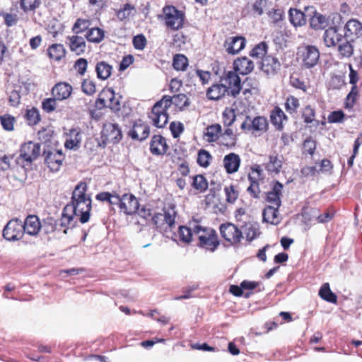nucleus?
Wrapping results in <instances>:
<instances>
[{
	"label": "nucleus",
	"instance_id": "nucleus-41",
	"mask_svg": "<svg viewBox=\"0 0 362 362\" xmlns=\"http://www.w3.org/2000/svg\"><path fill=\"white\" fill-rule=\"evenodd\" d=\"M105 36L104 30L99 28H92L88 29L86 37L88 41L98 43L101 42Z\"/></svg>",
	"mask_w": 362,
	"mask_h": 362
},
{
	"label": "nucleus",
	"instance_id": "nucleus-11",
	"mask_svg": "<svg viewBox=\"0 0 362 362\" xmlns=\"http://www.w3.org/2000/svg\"><path fill=\"white\" fill-rule=\"evenodd\" d=\"M267 127L268 122L264 117L258 116L252 119L250 116H246L245 120L241 124L240 128L244 131L264 132L267 131Z\"/></svg>",
	"mask_w": 362,
	"mask_h": 362
},
{
	"label": "nucleus",
	"instance_id": "nucleus-16",
	"mask_svg": "<svg viewBox=\"0 0 362 362\" xmlns=\"http://www.w3.org/2000/svg\"><path fill=\"white\" fill-rule=\"evenodd\" d=\"M149 127L142 123L141 120L136 121L133 127L129 131V136L134 140L143 141L149 135Z\"/></svg>",
	"mask_w": 362,
	"mask_h": 362
},
{
	"label": "nucleus",
	"instance_id": "nucleus-38",
	"mask_svg": "<svg viewBox=\"0 0 362 362\" xmlns=\"http://www.w3.org/2000/svg\"><path fill=\"white\" fill-rule=\"evenodd\" d=\"M270 118L273 125L280 130L283 128L284 120H286L287 117L282 110L276 107L272 112Z\"/></svg>",
	"mask_w": 362,
	"mask_h": 362
},
{
	"label": "nucleus",
	"instance_id": "nucleus-24",
	"mask_svg": "<svg viewBox=\"0 0 362 362\" xmlns=\"http://www.w3.org/2000/svg\"><path fill=\"white\" fill-rule=\"evenodd\" d=\"M228 89L222 82L213 84L206 90V97L211 100H218L226 94L228 95Z\"/></svg>",
	"mask_w": 362,
	"mask_h": 362
},
{
	"label": "nucleus",
	"instance_id": "nucleus-51",
	"mask_svg": "<svg viewBox=\"0 0 362 362\" xmlns=\"http://www.w3.org/2000/svg\"><path fill=\"white\" fill-rule=\"evenodd\" d=\"M192 186L200 192H204L208 187V182L202 175H197L193 177Z\"/></svg>",
	"mask_w": 362,
	"mask_h": 362
},
{
	"label": "nucleus",
	"instance_id": "nucleus-35",
	"mask_svg": "<svg viewBox=\"0 0 362 362\" xmlns=\"http://www.w3.org/2000/svg\"><path fill=\"white\" fill-rule=\"evenodd\" d=\"M221 132V126L218 124H215L209 126L204 132V138L208 142H214L219 138Z\"/></svg>",
	"mask_w": 362,
	"mask_h": 362
},
{
	"label": "nucleus",
	"instance_id": "nucleus-60",
	"mask_svg": "<svg viewBox=\"0 0 362 362\" xmlns=\"http://www.w3.org/2000/svg\"><path fill=\"white\" fill-rule=\"evenodd\" d=\"M303 151L313 155L316 148V144L312 137H308L303 142Z\"/></svg>",
	"mask_w": 362,
	"mask_h": 362
},
{
	"label": "nucleus",
	"instance_id": "nucleus-39",
	"mask_svg": "<svg viewBox=\"0 0 362 362\" xmlns=\"http://www.w3.org/2000/svg\"><path fill=\"white\" fill-rule=\"evenodd\" d=\"M76 216L73 212L66 211V206L63 209V213L60 219V226L62 227L73 228L75 226L77 219Z\"/></svg>",
	"mask_w": 362,
	"mask_h": 362
},
{
	"label": "nucleus",
	"instance_id": "nucleus-10",
	"mask_svg": "<svg viewBox=\"0 0 362 362\" xmlns=\"http://www.w3.org/2000/svg\"><path fill=\"white\" fill-rule=\"evenodd\" d=\"M219 229L221 236L232 245L240 243L243 238V232L233 223H223Z\"/></svg>",
	"mask_w": 362,
	"mask_h": 362
},
{
	"label": "nucleus",
	"instance_id": "nucleus-54",
	"mask_svg": "<svg viewBox=\"0 0 362 362\" xmlns=\"http://www.w3.org/2000/svg\"><path fill=\"white\" fill-rule=\"evenodd\" d=\"M82 91L88 95H93L96 92V86L93 81L84 79L81 84Z\"/></svg>",
	"mask_w": 362,
	"mask_h": 362
},
{
	"label": "nucleus",
	"instance_id": "nucleus-43",
	"mask_svg": "<svg viewBox=\"0 0 362 362\" xmlns=\"http://www.w3.org/2000/svg\"><path fill=\"white\" fill-rule=\"evenodd\" d=\"M282 167V159L277 155L269 156V160L267 163L266 168L268 171L274 173H279Z\"/></svg>",
	"mask_w": 362,
	"mask_h": 362
},
{
	"label": "nucleus",
	"instance_id": "nucleus-18",
	"mask_svg": "<svg viewBox=\"0 0 362 362\" xmlns=\"http://www.w3.org/2000/svg\"><path fill=\"white\" fill-rule=\"evenodd\" d=\"M245 38L241 36L231 37L225 42V47L228 54H236L245 46Z\"/></svg>",
	"mask_w": 362,
	"mask_h": 362
},
{
	"label": "nucleus",
	"instance_id": "nucleus-9",
	"mask_svg": "<svg viewBox=\"0 0 362 362\" xmlns=\"http://www.w3.org/2000/svg\"><path fill=\"white\" fill-rule=\"evenodd\" d=\"M220 82L228 89V95L236 98L242 89L241 81L235 71H229L221 78Z\"/></svg>",
	"mask_w": 362,
	"mask_h": 362
},
{
	"label": "nucleus",
	"instance_id": "nucleus-48",
	"mask_svg": "<svg viewBox=\"0 0 362 362\" xmlns=\"http://www.w3.org/2000/svg\"><path fill=\"white\" fill-rule=\"evenodd\" d=\"M212 157L209 151L202 149L199 151L197 155V163L204 168H206L209 165Z\"/></svg>",
	"mask_w": 362,
	"mask_h": 362
},
{
	"label": "nucleus",
	"instance_id": "nucleus-59",
	"mask_svg": "<svg viewBox=\"0 0 362 362\" xmlns=\"http://www.w3.org/2000/svg\"><path fill=\"white\" fill-rule=\"evenodd\" d=\"M56 100L54 97L45 99L42 103V109L47 113L53 112L56 108Z\"/></svg>",
	"mask_w": 362,
	"mask_h": 362
},
{
	"label": "nucleus",
	"instance_id": "nucleus-22",
	"mask_svg": "<svg viewBox=\"0 0 362 362\" xmlns=\"http://www.w3.org/2000/svg\"><path fill=\"white\" fill-rule=\"evenodd\" d=\"M71 92L72 86L65 82L57 83L52 89V94L57 100L67 99L71 95Z\"/></svg>",
	"mask_w": 362,
	"mask_h": 362
},
{
	"label": "nucleus",
	"instance_id": "nucleus-7",
	"mask_svg": "<svg viewBox=\"0 0 362 362\" xmlns=\"http://www.w3.org/2000/svg\"><path fill=\"white\" fill-rule=\"evenodd\" d=\"M115 205H117L121 212L126 215H132L137 212L139 203L137 198L132 194L117 195Z\"/></svg>",
	"mask_w": 362,
	"mask_h": 362
},
{
	"label": "nucleus",
	"instance_id": "nucleus-62",
	"mask_svg": "<svg viewBox=\"0 0 362 362\" xmlns=\"http://www.w3.org/2000/svg\"><path fill=\"white\" fill-rule=\"evenodd\" d=\"M225 193L226 196V200L229 203H233L237 199L238 192L235 189L233 185L225 187Z\"/></svg>",
	"mask_w": 362,
	"mask_h": 362
},
{
	"label": "nucleus",
	"instance_id": "nucleus-45",
	"mask_svg": "<svg viewBox=\"0 0 362 362\" xmlns=\"http://www.w3.org/2000/svg\"><path fill=\"white\" fill-rule=\"evenodd\" d=\"M117 193L116 192H103L96 194L95 199L100 202H107L110 205H115Z\"/></svg>",
	"mask_w": 362,
	"mask_h": 362
},
{
	"label": "nucleus",
	"instance_id": "nucleus-20",
	"mask_svg": "<svg viewBox=\"0 0 362 362\" xmlns=\"http://www.w3.org/2000/svg\"><path fill=\"white\" fill-rule=\"evenodd\" d=\"M168 148V146L164 137L160 135H154L152 137L150 144V151L152 154L156 156L164 155Z\"/></svg>",
	"mask_w": 362,
	"mask_h": 362
},
{
	"label": "nucleus",
	"instance_id": "nucleus-23",
	"mask_svg": "<svg viewBox=\"0 0 362 362\" xmlns=\"http://www.w3.org/2000/svg\"><path fill=\"white\" fill-rule=\"evenodd\" d=\"M82 135L78 128H72L66 134L64 146L68 149H76L81 142Z\"/></svg>",
	"mask_w": 362,
	"mask_h": 362
},
{
	"label": "nucleus",
	"instance_id": "nucleus-2",
	"mask_svg": "<svg viewBox=\"0 0 362 362\" xmlns=\"http://www.w3.org/2000/svg\"><path fill=\"white\" fill-rule=\"evenodd\" d=\"M87 185L79 182L75 187L71 197V202L66 204V211L73 212L82 223L88 221L91 210L90 197L86 195Z\"/></svg>",
	"mask_w": 362,
	"mask_h": 362
},
{
	"label": "nucleus",
	"instance_id": "nucleus-53",
	"mask_svg": "<svg viewBox=\"0 0 362 362\" xmlns=\"http://www.w3.org/2000/svg\"><path fill=\"white\" fill-rule=\"evenodd\" d=\"M248 179L250 182H257L262 179V170L258 165L253 166L251 172L248 175Z\"/></svg>",
	"mask_w": 362,
	"mask_h": 362
},
{
	"label": "nucleus",
	"instance_id": "nucleus-52",
	"mask_svg": "<svg viewBox=\"0 0 362 362\" xmlns=\"http://www.w3.org/2000/svg\"><path fill=\"white\" fill-rule=\"evenodd\" d=\"M0 121L3 128L6 131H12L15 122L14 117L10 115L0 116Z\"/></svg>",
	"mask_w": 362,
	"mask_h": 362
},
{
	"label": "nucleus",
	"instance_id": "nucleus-44",
	"mask_svg": "<svg viewBox=\"0 0 362 362\" xmlns=\"http://www.w3.org/2000/svg\"><path fill=\"white\" fill-rule=\"evenodd\" d=\"M272 2L268 0H255L252 5V11L257 16H262L264 11L267 10Z\"/></svg>",
	"mask_w": 362,
	"mask_h": 362
},
{
	"label": "nucleus",
	"instance_id": "nucleus-49",
	"mask_svg": "<svg viewBox=\"0 0 362 362\" xmlns=\"http://www.w3.org/2000/svg\"><path fill=\"white\" fill-rule=\"evenodd\" d=\"M135 7L130 4H125L122 8L117 12V17L121 21L134 15Z\"/></svg>",
	"mask_w": 362,
	"mask_h": 362
},
{
	"label": "nucleus",
	"instance_id": "nucleus-3",
	"mask_svg": "<svg viewBox=\"0 0 362 362\" xmlns=\"http://www.w3.org/2000/svg\"><path fill=\"white\" fill-rule=\"evenodd\" d=\"M194 240H198L197 245L210 251H214L219 245L216 231L209 227L202 226L197 221H192Z\"/></svg>",
	"mask_w": 362,
	"mask_h": 362
},
{
	"label": "nucleus",
	"instance_id": "nucleus-58",
	"mask_svg": "<svg viewBox=\"0 0 362 362\" xmlns=\"http://www.w3.org/2000/svg\"><path fill=\"white\" fill-rule=\"evenodd\" d=\"M298 107L299 101L296 98L293 96H289L287 98L285 103V107L288 112L290 113L295 112Z\"/></svg>",
	"mask_w": 362,
	"mask_h": 362
},
{
	"label": "nucleus",
	"instance_id": "nucleus-56",
	"mask_svg": "<svg viewBox=\"0 0 362 362\" xmlns=\"http://www.w3.org/2000/svg\"><path fill=\"white\" fill-rule=\"evenodd\" d=\"M302 116L304 119V122L310 124L315 120V110L310 105H308L303 109Z\"/></svg>",
	"mask_w": 362,
	"mask_h": 362
},
{
	"label": "nucleus",
	"instance_id": "nucleus-33",
	"mask_svg": "<svg viewBox=\"0 0 362 362\" xmlns=\"http://www.w3.org/2000/svg\"><path fill=\"white\" fill-rule=\"evenodd\" d=\"M288 14L290 22L295 27L305 25L306 22L305 14L300 10L296 8H290Z\"/></svg>",
	"mask_w": 362,
	"mask_h": 362
},
{
	"label": "nucleus",
	"instance_id": "nucleus-19",
	"mask_svg": "<svg viewBox=\"0 0 362 362\" xmlns=\"http://www.w3.org/2000/svg\"><path fill=\"white\" fill-rule=\"evenodd\" d=\"M23 227L24 233L35 236L41 229V223L37 216L30 215L25 218L24 223H23Z\"/></svg>",
	"mask_w": 362,
	"mask_h": 362
},
{
	"label": "nucleus",
	"instance_id": "nucleus-5",
	"mask_svg": "<svg viewBox=\"0 0 362 362\" xmlns=\"http://www.w3.org/2000/svg\"><path fill=\"white\" fill-rule=\"evenodd\" d=\"M176 215L175 206H169L164 207L162 212L154 214L152 221L158 229H171L175 225Z\"/></svg>",
	"mask_w": 362,
	"mask_h": 362
},
{
	"label": "nucleus",
	"instance_id": "nucleus-36",
	"mask_svg": "<svg viewBox=\"0 0 362 362\" xmlns=\"http://www.w3.org/2000/svg\"><path fill=\"white\" fill-rule=\"evenodd\" d=\"M47 52L49 57L55 61L61 60L66 54L64 47L62 44L52 45L49 47Z\"/></svg>",
	"mask_w": 362,
	"mask_h": 362
},
{
	"label": "nucleus",
	"instance_id": "nucleus-63",
	"mask_svg": "<svg viewBox=\"0 0 362 362\" xmlns=\"http://www.w3.org/2000/svg\"><path fill=\"white\" fill-rule=\"evenodd\" d=\"M133 45L136 49L143 50L146 45V40L143 35H138L134 37Z\"/></svg>",
	"mask_w": 362,
	"mask_h": 362
},
{
	"label": "nucleus",
	"instance_id": "nucleus-37",
	"mask_svg": "<svg viewBox=\"0 0 362 362\" xmlns=\"http://www.w3.org/2000/svg\"><path fill=\"white\" fill-rule=\"evenodd\" d=\"M243 233L249 241H252L260 234L257 223H247L243 226Z\"/></svg>",
	"mask_w": 362,
	"mask_h": 362
},
{
	"label": "nucleus",
	"instance_id": "nucleus-13",
	"mask_svg": "<svg viewBox=\"0 0 362 362\" xmlns=\"http://www.w3.org/2000/svg\"><path fill=\"white\" fill-rule=\"evenodd\" d=\"M40 153V146L37 143L29 141L21 146L20 156L28 162L35 160Z\"/></svg>",
	"mask_w": 362,
	"mask_h": 362
},
{
	"label": "nucleus",
	"instance_id": "nucleus-30",
	"mask_svg": "<svg viewBox=\"0 0 362 362\" xmlns=\"http://www.w3.org/2000/svg\"><path fill=\"white\" fill-rule=\"evenodd\" d=\"M353 41L343 38L337 45V50L340 58H349L354 54Z\"/></svg>",
	"mask_w": 362,
	"mask_h": 362
},
{
	"label": "nucleus",
	"instance_id": "nucleus-61",
	"mask_svg": "<svg viewBox=\"0 0 362 362\" xmlns=\"http://www.w3.org/2000/svg\"><path fill=\"white\" fill-rule=\"evenodd\" d=\"M284 12L279 8H272L267 12L268 16L272 21V23H277L283 19Z\"/></svg>",
	"mask_w": 362,
	"mask_h": 362
},
{
	"label": "nucleus",
	"instance_id": "nucleus-57",
	"mask_svg": "<svg viewBox=\"0 0 362 362\" xmlns=\"http://www.w3.org/2000/svg\"><path fill=\"white\" fill-rule=\"evenodd\" d=\"M26 119L28 124L30 125H35L40 121V114L36 108L29 110L26 112Z\"/></svg>",
	"mask_w": 362,
	"mask_h": 362
},
{
	"label": "nucleus",
	"instance_id": "nucleus-34",
	"mask_svg": "<svg viewBox=\"0 0 362 362\" xmlns=\"http://www.w3.org/2000/svg\"><path fill=\"white\" fill-rule=\"evenodd\" d=\"M178 233L180 240L184 243H188L194 240L192 221L189 222L188 226H179Z\"/></svg>",
	"mask_w": 362,
	"mask_h": 362
},
{
	"label": "nucleus",
	"instance_id": "nucleus-42",
	"mask_svg": "<svg viewBox=\"0 0 362 362\" xmlns=\"http://www.w3.org/2000/svg\"><path fill=\"white\" fill-rule=\"evenodd\" d=\"M319 296L327 302L332 303H337V296L331 291L328 283L322 284L319 291Z\"/></svg>",
	"mask_w": 362,
	"mask_h": 362
},
{
	"label": "nucleus",
	"instance_id": "nucleus-29",
	"mask_svg": "<svg viewBox=\"0 0 362 362\" xmlns=\"http://www.w3.org/2000/svg\"><path fill=\"white\" fill-rule=\"evenodd\" d=\"M279 60L272 56L264 57L262 62V69L267 74H274L280 69Z\"/></svg>",
	"mask_w": 362,
	"mask_h": 362
},
{
	"label": "nucleus",
	"instance_id": "nucleus-8",
	"mask_svg": "<svg viewBox=\"0 0 362 362\" xmlns=\"http://www.w3.org/2000/svg\"><path fill=\"white\" fill-rule=\"evenodd\" d=\"M23 234V222L17 218L10 220L3 230V236L8 241L18 240Z\"/></svg>",
	"mask_w": 362,
	"mask_h": 362
},
{
	"label": "nucleus",
	"instance_id": "nucleus-28",
	"mask_svg": "<svg viewBox=\"0 0 362 362\" xmlns=\"http://www.w3.org/2000/svg\"><path fill=\"white\" fill-rule=\"evenodd\" d=\"M67 40H69V45L71 52H75L77 55L84 53L86 44L82 37L73 35L68 37Z\"/></svg>",
	"mask_w": 362,
	"mask_h": 362
},
{
	"label": "nucleus",
	"instance_id": "nucleus-25",
	"mask_svg": "<svg viewBox=\"0 0 362 362\" xmlns=\"http://www.w3.org/2000/svg\"><path fill=\"white\" fill-rule=\"evenodd\" d=\"M344 37L337 33L336 27H330L327 29L323 35L325 45L327 47L337 46Z\"/></svg>",
	"mask_w": 362,
	"mask_h": 362
},
{
	"label": "nucleus",
	"instance_id": "nucleus-31",
	"mask_svg": "<svg viewBox=\"0 0 362 362\" xmlns=\"http://www.w3.org/2000/svg\"><path fill=\"white\" fill-rule=\"evenodd\" d=\"M102 95H105L107 99V107L117 112L120 110V102L119 99L115 98V92L112 88L103 89Z\"/></svg>",
	"mask_w": 362,
	"mask_h": 362
},
{
	"label": "nucleus",
	"instance_id": "nucleus-50",
	"mask_svg": "<svg viewBox=\"0 0 362 362\" xmlns=\"http://www.w3.org/2000/svg\"><path fill=\"white\" fill-rule=\"evenodd\" d=\"M267 51V45L262 42L257 45L250 52V56L256 58H262L265 56Z\"/></svg>",
	"mask_w": 362,
	"mask_h": 362
},
{
	"label": "nucleus",
	"instance_id": "nucleus-12",
	"mask_svg": "<svg viewBox=\"0 0 362 362\" xmlns=\"http://www.w3.org/2000/svg\"><path fill=\"white\" fill-rule=\"evenodd\" d=\"M45 161L47 167L52 170L57 172L59 170L64 159V156L61 150L52 149L45 151Z\"/></svg>",
	"mask_w": 362,
	"mask_h": 362
},
{
	"label": "nucleus",
	"instance_id": "nucleus-26",
	"mask_svg": "<svg viewBox=\"0 0 362 362\" xmlns=\"http://www.w3.org/2000/svg\"><path fill=\"white\" fill-rule=\"evenodd\" d=\"M240 165V158L235 153H230L223 158V166L229 174L237 172Z\"/></svg>",
	"mask_w": 362,
	"mask_h": 362
},
{
	"label": "nucleus",
	"instance_id": "nucleus-32",
	"mask_svg": "<svg viewBox=\"0 0 362 362\" xmlns=\"http://www.w3.org/2000/svg\"><path fill=\"white\" fill-rule=\"evenodd\" d=\"M310 25L315 30H322L327 27V20L325 16L315 11L310 18Z\"/></svg>",
	"mask_w": 362,
	"mask_h": 362
},
{
	"label": "nucleus",
	"instance_id": "nucleus-14",
	"mask_svg": "<svg viewBox=\"0 0 362 362\" xmlns=\"http://www.w3.org/2000/svg\"><path fill=\"white\" fill-rule=\"evenodd\" d=\"M344 38L354 41L355 39L362 36V23L356 19H350L344 28Z\"/></svg>",
	"mask_w": 362,
	"mask_h": 362
},
{
	"label": "nucleus",
	"instance_id": "nucleus-47",
	"mask_svg": "<svg viewBox=\"0 0 362 362\" xmlns=\"http://www.w3.org/2000/svg\"><path fill=\"white\" fill-rule=\"evenodd\" d=\"M90 25V21L89 20L78 18L72 28V31L76 34H79L88 30Z\"/></svg>",
	"mask_w": 362,
	"mask_h": 362
},
{
	"label": "nucleus",
	"instance_id": "nucleus-15",
	"mask_svg": "<svg viewBox=\"0 0 362 362\" xmlns=\"http://www.w3.org/2000/svg\"><path fill=\"white\" fill-rule=\"evenodd\" d=\"M271 186V190L267 193L266 201L270 205L280 206L281 204V195L284 186L279 181H274Z\"/></svg>",
	"mask_w": 362,
	"mask_h": 362
},
{
	"label": "nucleus",
	"instance_id": "nucleus-46",
	"mask_svg": "<svg viewBox=\"0 0 362 362\" xmlns=\"http://www.w3.org/2000/svg\"><path fill=\"white\" fill-rule=\"evenodd\" d=\"M173 66L177 71H184L188 66V59L183 54H176L173 58Z\"/></svg>",
	"mask_w": 362,
	"mask_h": 362
},
{
	"label": "nucleus",
	"instance_id": "nucleus-27",
	"mask_svg": "<svg viewBox=\"0 0 362 362\" xmlns=\"http://www.w3.org/2000/svg\"><path fill=\"white\" fill-rule=\"evenodd\" d=\"M280 206L269 205L267 206L262 213L263 215V221L264 222L277 225L281 221V217L279 214V208Z\"/></svg>",
	"mask_w": 362,
	"mask_h": 362
},
{
	"label": "nucleus",
	"instance_id": "nucleus-55",
	"mask_svg": "<svg viewBox=\"0 0 362 362\" xmlns=\"http://www.w3.org/2000/svg\"><path fill=\"white\" fill-rule=\"evenodd\" d=\"M40 4V0H21V6L25 11H32Z\"/></svg>",
	"mask_w": 362,
	"mask_h": 362
},
{
	"label": "nucleus",
	"instance_id": "nucleus-17",
	"mask_svg": "<svg viewBox=\"0 0 362 362\" xmlns=\"http://www.w3.org/2000/svg\"><path fill=\"white\" fill-rule=\"evenodd\" d=\"M103 135L107 140L117 143L122 138V131L118 124L115 123H106L103 126Z\"/></svg>",
	"mask_w": 362,
	"mask_h": 362
},
{
	"label": "nucleus",
	"instance_id": "nucleus-40",
	"mask_svg": "<svg viewBox=\"0 0 362 362\" xmlns=\"http://www.w3.org/2000/svg\"><path fill=\"white\" fill-rule=\"evenodd\" d=\"M112 67L105 62H98L95 67L97 76L101 80H105L110 77Z\"/></svg>",
	"mask_w": 362,
	"mask_h": 362
},
{
	"label": "nucleus",
	"instance_id": "nucleus-21",
	"mask_svg": "<svg viewBox=\"0 0 362 362\" xmlns=\"http://www.w3.org/2000/svg\"><path fill=\"white\" fill-rule=\"evenodd\" d=\"M254 67L253 62L246 57L238 58L233 62L234 71L242 75H247L251 73Z\"/></svg>",
	"mask_w": 362,
	"mask_h": 362
},
{
	"label": "nucleus",
	"instance_id": "nucleus-4",
	"mask_svg": "<svg viewBox=\"0 0 362 362\" xmlns=\"http://www.w3.org/2000/svg\"><path fill=\"white\" fill-rule=\"evenodd\" d=\"M161 18L167 28L175 31L182 28L185 16L173 6H165L163 8Z\"/></svg>",
	"mask_w": 362,
	"mask_h": 362
},
{
	"label": "nucleus",
	"instance_id": "nucleus-6",
	"mask_svg": "<svg viewBox=\"0 0 362 362\" xmlns=\"http://www.w3.org/2000/svg\"><path fill=\"white\" fill-rule=\"evenodd\" d=\"M298 55L302 65L306 69L315 66L320 60V51L313 45H304L298 47Z\"/></svg>",
	"mask_w": 362,
	"mask_h": 362
},
{
	"label": "nucleus",
	"instance_id": "nucleus-1",
	"mask_svg": "<svg viewBox=\"0 0 362 362\" xmlns=\"http://www.w3.org/2000/svg\"><path fill=\"white\" fill-rule=\"evenodd\" d=\"M174 105L180 111H183L190 105V101L187 95L180 93L173 96L164 95L152 107L148 115L152 124L158 128L165 126L168 121L167 110Z\"/></svg>",
	"mask_w": 362,
	"mask_h": 362
},
{
	"label": "nucleus",
	"instance_id": "nucleus-64",
	"mask_svg": "<svg viewBox=\"0 0 362 362\" xmlns=\"http://www.w3.org/2000/svg\"><path fill=\"white\" fill-rule=\"evenodd\" d=\"M170 129L174 138L180 136L181 133L184 131L183 124L181 122H173L170 124Z\"/></svg>",
	"mask_w": 362,
	"mask_h": 362
}]
</instances>
